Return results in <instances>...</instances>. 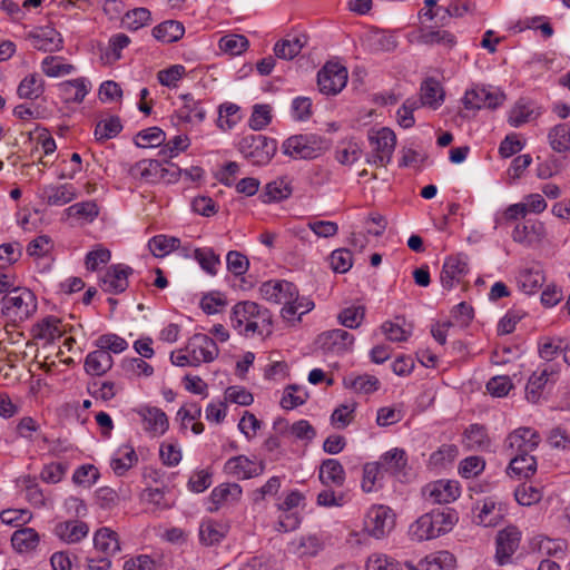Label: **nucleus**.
<instances>
[{"label": "nucleus", "instance_id": "nucleus-1", "mask_svg": "<svg viewBox=\"0 0 570 570\" xmlns=\"http://www.w3.org/2000/svg\"><path fill=\"white\" fill-rule=\"evenodd\" d=\"M1 315L7 325L13 327L30 318L37 312V297L27 287L18 286L11 293L2 296L0 301Z\"/></svg>", "mask_w": 570, "mask_h": 570}, {"label": "nucleus", "instance_id": "nucleus-2", "mask_svg": "<svg viewBox=\"0 0 570 570\" xmlns=\"http://www.w3.org/2000/svg\"><path fill=\"white\" fill-rule=\"evenodd\" d=\"M259 292L266 301L275 304H284L282 309L284 320H294V315L297 313L295 303L298 299L296 285L287 281H268L262 284Z\"/></svg>", "mask_w": 570, "mask_h": 570}, {"label": "nucleus", "instance_id": "nucleus-3", "mask_svg": "<svg viewBox=\"0 0 570 570\" xmlns=\"http://www.w3.org/2000/svg\"><path fill=\"white\" fill-rule=\"evenodd\" d=\"M330 147L328 140L316 134H299L287 138L282 146L283 153L295 159H314Z\"/></svg>", "mask_w": 570, "mask_h": 570}, {"label": "nucleus", "instance_id": "nucleus-4", "mask_svg": "<svg viewBox=\"0 0 570 570\" xmlns=\"http://www.w3.org/2000/svg\"><path fill=\"white\" fill-rule=\"evenodd\" d=\"M238 150L253 165L262 166L271 161L277 150V142L262 134H253L240 139Z\"/></svg>", "mask_w": 570, "mask_h": 570}, {"label": "nucleus", "instance_id": "nucleus-5", "mask_svg": "<svg viewBox=\"0 0 570 570\" xmlns=\"http://www.w3.org/2000/svg\"><path fill=\"white\" fill-rule=\"evenodd\" d=\"M368 141L373 151L366 156V163L386 166L391 161L396 146L394 131L387 127H382L377 131L368 134Z\"/></svg>", "mask_w": 570, "mask_h": 570}, {"label": "nucleus", "instance_id": "nucleus-6", "mask_svg": "<svg viewBox=\"0 0 570 570\" xmlns=\"http://www.w3.org/2000/svg\"><path fill=\"white\" fill-rule=\"evenodd\" d=\"M505 100V94L492 86H474L465 91L463 105L466 109H495Z\"/></svg>", "mask_w": 570, "mask_h": 570}, {"label": "nucleus", "instance_id": "nucleus-7", "mask_svg": "<svg viewBox=\"0 0 570 570\" xmlns=\"http://www.w3.org/2000/svg\"><path fill=\"white\" fill-rule=\"evenodd\" d=\"M347 69L338 62L328 61L317 73V85L324 95H337L347 82Z\"/></svg>", "mask_w": 570, "mask_h": 570}, {"label": "nucleus", "instance_id": "nucleus-8", "mask_svg": "<svg viewBox=\"0 0 570 570\" xmlns=\"http://www.w3.org/2000/svg\"><path fill=\"white\" fill-rule=\"evenodd\" d=\"M259 314V305L255 302L245 301L237 303L232 311L230 322L234 328H240L244 323H246L244 331L245 335L248 333H255L263 331L259 330V324L255 321L256 316Z\"/></svg>", "mask_w": 570, "mask_h": 570}, {"label": "nucleus", "instance_id": "nucleus-9", "mask_svg": "<svg viewBox=\"0 0 570 570\" xmlns=\"http://www.w3.org/2000/svg\"><path fill=\"white\" fill-rule=\"evenodd\" d=\"M185 351L191 355L193 366H198L202 362H212L218 355V347L215 341L200 333L189 338Z\"/></svg>", "mask_w": 570, "mask_h": 570}, {"label": "nucleus", "instance_id": "nucleus-10", "mask_svg": "<svg viewBox=\"0 0 570 570\" xmlns=\"http://www.w3.org/2000/svg\"><path fill=\"white\" fill-rule=\"evenodd\" d=\"M394 517L389 507H372L366 515L365 528L372 537L381 539L393 529Z\"/></svg>", "mask_w": 570, "mask_h": 570}, {"label": "nucleus", "instance_id": "nucleus-11", "mask_svg": "<svg viewBox=\"0 0 570 570\" xmlns=\"http://www.w3.org/2000/svg\"><path fill=\"white\" fill-rule=\"evenodd\" d=\"M521 532L515 527H507L498 532L495 538V561L499 566L511 562V557L518 550Z\"/></svg>", "mask_w": 570, "mask_h": 570}, {"label": "nucleus", "instance_id": "nucleus-12", "mask_svg": "<svg viewBox=\"0 0 570 570\" xmlns=\"http://www.w3.org/2000/svg\"><path fill=\"white\" fill-rule=\"evenodd\" d=\"M132 268L127 265L116 264L107 268L100 279V287L109 294H120L128 287V277L132 274Z\"/></svg>", "mask_w": 570, "mask_h": 570}, {"label": "nucleus", "instance_id": "nucleus-13", "mask_svg": "<svg viewBox=\"0 0 570 570\" xmlns=\"http://www.w3.org/2000/svg\"><path fill=\"white\" fill-rule=\"evenodd\" d=\"M27 39L35 49L43 52L59 51L63 42L61 35L49 26L33 29L28 33Z\"/></svg>", "mask_w": 570, "mask_h": 570}, {"label": "nucleus", "instance_id": "nucleus-14", "mask_svg": "<svg viewBox=\"0 0 570 570\" xmlns=\"http://www.w3.org/2000/svg\"><path fill=\"white\" fill-rule=\"evenodd\" d=\"M540 443V435L530 428H520L510 433L505 440L508 449L515 450V455L530 454Z\"/></svg>", "mask_w": 570, "mask_h": 570}, {"label": "nucleus", "instance_id": "nucleus-15", "mask_svg": "<svg viewBox=\"0 0 570 570\" xmlns=\"http://www.w3.org/2000/svg\"><path fill=\"white\" fill-rule=\"evenodd\" d=\"M469 272L466 256L458 254L449 256L442 266L441 271V283L446 289H451L454 283H460Z\"/></svg>", "mask_w": 570, "mask_h": 570}, {"label": "nucleus", "instance_id": "nucleus-16", "mask_svg": "<svg viewBox=\"0 0 570 570\" xmlns=\"http://www.w3.org/2000/svg\"><path fill=\"white\" fill-rule=\"evenodd\" d=\"M424 497L432 503L445 504L454 501L460 495L456 482L438 480L423 489Z\"/></svg>", "mask_w": 570, "mask_h": 570}, {"label": "nucleus", "instance_id": "nucleus-17", "mask_svg": "<svg viewBox=\"0 0 570 570\" xmlns=\"http://www.w3.org/2000/svg\"><path fill=\"white\" fill-rule=\"evenodd\" d=\"M354 343V336L345 330L336 328L318 335L317 344L324 352L342 353Z\"/></svg>", "mask_w": 570, "mask_h": 570}, {"label": "nucleus", "instance_id": "nucleus-18", "mask_svg": "<svg viewBox=\"0 0 570 570\" xmlns=\"http://www.w3.org/2000/svg\"><path fill=\"white\" fill-rule=\"evenodd\" d=\"M264 470L263 463L256 464L245 455L230 458L225 464V471L238 479H250Z\"/></svg>", "mask_w": 570, "mask_h": 570}, {"label": "nucleus", "instance_id": "nucleus-19", "mask_svg": "<svg viewBox=\"0 0 570 570\" xmlns=\"http://www.w3.org/2000/svg\"><path fill=\"white\" fill-rule=\"evenodd\" d=\"M455 557L449 551H438L425 557L417 567L409 564V570H453Z\"/></svg>", "mask_w": 570, "mask_h": 570}, {"label": "nucleus", "instance_id": "nucleus-20", "mask_svg": "<svg viewBox=\"0 0 570 570\" xmlns=\"http://www.w3.org/2000/svg\"><path fill=\"white\" fill-rule=\"evenodd\" d=\"M365 43L371 51L390 52L397 47V38L392 32L373 29L366 33Z\"/></svg>", "mask_w": 570, "mask_h": 570}, {"label": "nucleus", "instance_id": "nucleus-21", "mask_svg": "<svg viewBox=\"0 0 570 570\" xmlns=\"http://www.w3.org/2000/svg\"><path fill=\"white\" fill-rule=\"evenodd\" d=\"M112 363V356L106 350L98 347L86 356L85 370L90 375L101 376L111 368Z\"/></svg>", "mask_w": 570, "mask_h": 570}, {"label": "nucleus", "instance_id": "nucleus-22", "mask_svg": "<svg viewBox=\"0 0 570 570\" xmlns=\"http://www.w3.org/2000/svg\"><path fill=\"white\" fill-rule=\"evenodd\" d=\"M42 197L50 206H62L76 198V188L71 184L49 185L43 188Z\"/></svg>", "mask_w": 570, "mask_h": 570}, {"label": "nucleus", "instance_id": "nucleus-23", "mask_svg": "<svg viewBox=\"0 0 570 570\" xmlns=\"http://www.w3.org/2000/svg\"><path fill=\"white\" fill-rule=\"evenodd\" d=\"M463 443L465 448L471 451L488 450L491 445V440L488 435L487 428L478 423L471 424L464 431Z\"/></svg>", "mask_w": 570, "mask_h": 570}, {"label": "nucleus", "instance_id": "nucleus-24", "mask_svg": "<svg viewBox=\"0 0 570 570\" xmlns=\"http://www.w3.org/2000/svg\"><path fill=\"white\" fill-rule=\"evenodd\" d=\"M292 191L291 181L286 177H282L268 183L259 198L264 204L277 203L288 198Z\"/></svg>", "mask_w": 570, "mask_h": 570}, {"label": "nucleus", "instance_id": "nucleus-25", "mask_svg": "<svg viewBox=\"0 0 570 570\" xmlns=\"http://www.w3.org/2000/svg\"><path fill=\"white\" fill-rule=\"evenodd\" d=\"M242 488L237 483H223L210 493V501L215 504L210 512L217 511L222 504L237 502L242 497Z\"/></svg>", "mask_w": 570, "mask_h": 570}, {"label": "nucleus", "instance_id": "nucleus-26", "mask_svg": "<svg viewBox=\"0 0 570 570\" xmlns=\"http://www.w3.org/2000/svg\"><path fill=\"white\" fill-rule=\"evenodd\" d=\"M89 528L82 521H65L55 527V534L68 543L79 542L88 534Z\"/></svg>", "mask_w": 570, "mask_h": 570}, {"label": "nucleus", "instance_id": "nucleus-27", "mask_svg": "<svg viewBox=\"0 0 570 570\" xmlns=\"http://www.w3.org/2000/svg\"><path fill=\"white\" fill-rule=\"evenodd\" d=\"M163 171L164 165L160 159H142L131 166L129 170L131 176L151 183L159 180L160 173Z\"/></svg>", "mask_w": 570, "mask_h": 570}, {"label": "nucleus", "instance_id": "nucleus-28", "mask_svg": "<svg viewBox=\"0 0 570 570\" xmlns=\"http://www.w3.org/2000/svg\"><path fill=\"white\" fill-rule=\"evenodd\" d=\"M144 422L145 430L154 434H164L169 426L166 413L158 407H146L139 412Z\"/></svg>", "mask_w": 570, "mask_h": 570}, {"label": "nucleus", "instance_id": "nucleus-29", "mask_svg": "<svg viewBox=\"0 0 570 570\" xmlns=\"http://www.w3.org/2000/svg\"><path fill=\"white\" fill-rule=\"evenodd\" d=\"M318 478L324 485L331 482L336 487H342L345 482V471L340 461L326 459L320 466Z\"/></svg>", "mask_w": 570, "mask_h": 570}, {"label": "nucleus", "instance_id": "nucleus-30", "mask_svg": "<svg viewBox=\"0 0 570 570\" xmlns=\"http://www.w3.org/2000/svg\"><path fill=\"white\" fill-rule=\"evenodd\" d=\"M185 35V27L177 20H166L153 29V36L161 42L173 43Z\"/></svg>", "mask_w": 570, "mask_h": 570}, {"label": "nucleus", "instance_id": "nucleus-31", "mask_svg": "<svg viewBox=\"0 0 570 570\" xmlns=\"http://www.w3.org/2000/svg\"><path fill=\"white\" fill-rule=\"evenodd\" d=\"M40 537L32 528H21L16 530L11 537V544L18 552H29L39 544Z\"/></svg>", "mask_w": 570, "mask_h": 570}, {"label": "nucleus", "instance_id": "nucleus-32", "mask_svg": "<svg viewBox=\"0 0 570 570\" xmlns=\"http://www.w3.org/2000/svg\"><path fill=\"white\" fill-rule=\"evenodd\" d=\"M420 91L423 105L433 109H436L444 100L442 87L434 78L425 79L421 85Z\"/></svg>", "mask_w": 570, "mask_h": 570}, {"label": "nucleus", "instance_id": "nucleus-33", "mask_svg": "<svg viewBox=\"0 0 570 570\" xmlns=\"http://www.w3.org/2000/svg\"><path fill=\"white\" fill-rule=\"evenodd\" d=\"M433 521V530L438 531V537L449 532L458 521V514L450 508H438L429 512Z\"/></svg>", "mask_w": 570, "mask_h": 570}, {"label": "nucleus", "instance_id": "nucleus-34", "mask_svg": "<svg viewBox=\"0 0 570 570\" xmlns=\"http://www.w3.org/2000/svg\"><path fill=\"white\" fill-rule=\"evenodd\" d=\"M542 233L543 227L540 223L527 220L514 227L512 238L517 243L530 245L532 242L538 239Z\"/></svg>", "mask_w": 570, "mask_h": 570}, {"label": "nucleus", "instance_id": "nucleus-35", "mask_svg": "<svg viewBox=\"0 0 570 570\" xmlns=\"http://www.w3.org/2000/svg\"><path fill=\"white\" fill-rule=\"evenodd\" d=\"M94 546L107 556L120 550L117 533L108 528H101L95 533Z\"/></svg>", "mask_w": 570, "mask_h": 570}, {"label": "nucleus", "instance_id": "nucleus-36", "mask_svg": "<svg viewBox=\"0 0 570 570\" xmlns=\"http://www.w3.org/2000/svg\"><path fill=\"white\" fill-rule=\"evenodd\" d=\"M45 91V81L37 75L32 73L24 77L18 86L17 94L22 99H37Z\"/></svg>", "mask_w": 570, "mask_h": 570}, {"label": "nucleus", "instance_id": "nucleus-37", "mask_svg": "<svg viewBox=\"0 0 570 570\" xmlns=\"http://www.w3.org/2000/svg\"><path fill=\"white\" fill-rule=\"evenodd\" d=\"M543 271L539 267H531L523 271L519 276V285L525 294L535 293L544 283Z\"/></svg>", "mask_w": 570, "mask_h": 570}, {"label": "nucleus", "instance_id": "nucleus-38", "mask_svg": "<svg viewBox=\"0 0 570 570\" xmlns=\"http://www.w3.org/2000/svg\"><path fill=\"white\" fill-rule=\"evenodd\" d=\"M382 468L393 475H400L406 465V454L404 450L392 449L381 459Z\"/></svg>", "mask_w": 570, "mask_h": 570}, {"label": "nucleus", "instance_id": "nucleus-39", "mask_svg": "<svg viewBox=\"0 0 570 570\" xmlns=\"http://www.w3.org/2000/svg\"><path fill=\"white\" fill-rule=\"evenodd\" d=\"M185 104L177 111V117L180 121L190 122L194 119L197 121H203L206 116L205 109L196 101L193 96L185 95L184 97Z\"/></svg>", "mask_w": 570, "mask_h": 570}, {"label": "nucleus", "instance_id": "nucleus-40", "mask_svg": "<svg viewBox=\"0 0 570 570\" xmlns=\"http://www.w3.org/2000/svg\"><path fill=\"white\" fill-rule=\"evenodd\" d=\"M122 129L120 118L110 116L97 122L95 127V137L98 141H105L116 137Z\"/></svg>", "mask_w": 570, "mask_h": 570}, {"label": "nucleus", "instance_id": "nucleus-41", "mask_svg": "<svg viewBox=\"0 0 570 570\" xmlns=\"http://www.w3.org/2000/svg\"><path fill=\"white\" fill-rule=\"evenodd\" d=\"M509 470L519 478H529L537 470V460L530 454L514 455L510 461Z\"/></svg>", "mask_w": 570, "mask_h": 570}, {"label": "nucleus", "instance_id": "nucleus-42", "mask_svg": "<svg viewBox=\"0 0 570 570\" xmlns=\"http://www.w3.org/2000/svg\"><path fill=\"white\" fill-rule=\"evenodd\" d=\"M410 534L417 541L438 538V531L433 530V521L429 513L420 517L410 528Z\"/></svg>", "mask_w": 570, "mask_h": 570}, {"label": "nucleus", "instance_id": "nucleus-43", "mask_svg": "<svg viewBox=\"0 0 570 570\" xmlns=\"http://www.w3.org/2000/svg\"><path fill=\"white\" fill-rule=\"evenodd\" d=\"M150 19L151 13L147 8H135L125 13L121 22L126 29L136 31L148 24Z\"/></svg>", "mask_w": 570, "mask_h": 570}, {"label": "nucleus", "instance_id": "nucleus-44", "mask_svg": "<svg viewBox=\"0 0 570 570\" xmlns=\"http://www.w3.org/2000/svg\"><path fill=\"white\" fill-rule=\"evenodd\" d=\"M503 518L502 509L497 508L495 503L487 499L476 517L478 524L484 527H495Z\"/></svg>", "mask_w": 570, "mask_h": 570}, {"label": "nucleus", "instance_id": "nucleus-45", "mask_svg": "<svg viewBox=\"0 0 570 570\" xmlns=\"http://www.w3.org/2000/svg\"><path fill=\"white\" fill-rule=\"evenodd\" d=\"M249 41L243 35H226L219 40V48L232 56H237L247 50Z\"/></svg>", "mask_w": 570, "mask_h": 570}, {"label": "nucleus", "instance_id": "nucleus-46", "mask_svg": "<svg viewBox=\"0 0 570 570\" xmlns=\"http://www.w3.org/2000/svg\"><path fill=\"white\" fill-rule=\"evenodd\" d=\"M166 139V134L158 127H150L144 130H140L137 136L135 144L137 147L146 148V147H158Z\"/></svg>", "mask_w": 570, "mask_h": 570}, {"label": "nucleus", "instance_id": "nucleus-47", "mask_svg": "<svg viewBox=\"0 0 570 570\" xmlns=\"http://www.w3.org/2000/svg\"><path fill=\"white\" fill-rule=\"evenodd\" d=\"M180 246V239L177 237H167L165 235L154 236L148 242V247L155 256H164Z\"/></svg>", "mask_w": 570, "mask_h": 570}, {"label": "nucleus", "instance_id": "nucleus-48", "mask_svg": "<svg viewBox=\"0 0 570 570\" xmlns=\"http://www.w3.org/2000/svg\"><path fill=\"white\" fill-rule=\"evenodd\" d=\"M66 213L69 217L92 222L98 216L99 209L94 200H87L71 205Z\"/></svg>", "mask_w": 570, "mask_h": 570}, {"label": "nucleus", "instance_id": "nucleus-49", "mask_svg": "<svg viewBox=\"0 0 570 570\" xmlns=\"http://www.w3.org/2000/svg\"><path fill=\"white\" fill-rule=\"evenodd\" d=\"M194 258L206 273L216 275V266L220 264V259L213 248L204 247L194 249Z\"/></svg>", "mask_w": 570, "mask_h": 570}, {"label": "nucleus", "instance_id": "nucleus-50", "mask_svg": "<svg viewBox=\"0 0 570 570\" xmlns=\"http://www.w3.org/2000/svg\"><path fill=\"white\" fill-rule=\"evenodd\" d=\"M61 321L56 316H47L41 322L37 323L36 328L38 333L37 338H47L49 342H53L57 337L62 336V332L59 328Z\"/></svg>", "mask_w": 570, "mask_h": 570}, {"label": "nucleus", "instance_id": "nucleus-51", "mask_svg": "<svg viewBox=\"0 0 570 570\" xmlns=\"http://www.w3.org/2000/svg\"><path fill=\"white\" fill-rule=\"evenodd\" d=\"M419 41L423 45H442L452 48L455 45V37L446 30H428L420 35Z\"/></svg>", "mask_w": 570, "mask_h": 570}, {"label": "nucleus", "instance_id": "nucleus-52", "mask_svg": "<svg viewBox=\"0 0 570 570\" xmlns=\"http://www.w3.org/2000/svg\"><path fill=\"white\" fill-rule=\"evenodd\" d=\"M532 114L531 102L525 99H519L510 110L508 121L513 127H520L530 120Z\"/></svg>", "mask_w": 570, "mask_h": 570}, {"label": "nucleus", "instance_id": "nucleus-53", "mask_svg": "<svg viewBox=\"0 0 570 570\" xmlns=\"http://www.w3.org/2000/svg\"><path fill=\"white\" fill-rule=\"evenodd\" d=\"M353 255L350 249L338 248L330 255V264L335 273H346L351 269Z\"/></svg>", "mask_w": 570, "mask_h": 570}, {"label": "nucleus", "instance_id": "nucleus-54", "mask_svg": "<svg viewBox=\"0 0 570 570\" xmlns=\"http://www.w3.org/2000/svg\"><path fill=\"white\" fill-rule=\"evenodd\" d=\"M96 346L106 350L109 354L110 352L118 354L128 347V343L117 334L110 333L99 336L96 341Z\"/></svg>", "mask_w": 570, "mask_h": 570}, {"label": "nucleus", "instance_id": "nucleus-55", "mask_svg": "<svg viewBox=\"0 0 570 570\" xmlns=\"http://www.w3.org/2000/svg\"><path fill=\"white\" fill-rule=\"evenodd\" d=\"M365 315V308L363 306H351L344 308L338 314L340 323L348 328H357Z\"/></svg>", "mask_w": 570, "mask_h": 570}, {"label": "nucleus", "instance_id": "nucleus-56", "mask_svg": "<svg viewBox=\"0 0 570 570\" xmlns=\"http://www.w3.org/2000/svg\"><path fill=\"white\" fill-rule=\"evenodd\" d=\"M272 108L269 105H255L249 118V127L254 130H262L272 120Z\"/></svg>", "mask_w": 570, "mask_h": 570}, {"label": "nucleus", "instance_id": "nucleus-57", "mask_svg": "<svg viewBox=\"0 0 570 570\" xmlns=\"http://www.w3.org/2000/svg\"><path fill=\"white\" fill-rule=\"evenodd\" d=\"M362 149L354 141H348L345 146L338 147L335 151L336 160L342 165H352L360 159Z\"/></svg>", "mask_w": 570, "mask_h": 570}, {"label": "nucleus", "instance_id": "nucleus-58", "mask_svg": "<svg viewBox=\"0 0 570 570\" xmlns=\"http://www.w3.org/2000/svg\"><path fill=\"white\" fill-rule=\"evenodd\" d=\"M306 399L307 393L301 392L297 385H289L281 400V406L285 410H292L304 404Z\"/></svg>", "mask_w": 570, "mask_h": 570}, {"label": "nucleus", "instance_id": "nucleus-59", "mask_svg": "<svg viewBox=\"0 0 570 570\" xmlns=\"http://www.w3.org/2000/svg\"><path fill=\"white\" fill-rule=\"evenodd\" d=\"M61 59L57 56H48L42 60L41 68L42 71L48 77H58L60 75L70 73L75 67L68 63H55L57 60Z\"/></svg>", "mask_w": 570, "mask_h": 570}, {"label": "nucleus", "instance_id": "nucleus-60", "mask_svg": "<svg viewBox=\"0 0 570 570\" xmlns=\"http://www.w3.org/2000/svg\"><path fill=\"white\" fill-rule=\"evenodd\" d=\"M224 538L223 531L219 530L218 524L207 521L202 523L199 529V539L205 546H213L218 543Z\"/></svg>", "mask_w": 570, "mask_h": 570}, {"label": "nucleus", "instance_id": "nucleus-61", "mask_svg": "<svg viewBox=\"0 0 570 570\" xmlns=\"http://www.w3.org/2000/svg\"><path fill=\"white\" fill-rule=\"evenodd\" d=\"M186 69L183 65H174L167 69L158 71V81L166 87H176L178 80L185 75Z\"/></svg>", "mask_w": 570, "mask_h": 570}, {"label": "nucleus", "instance_id": "nucleus-62", "mask_svg": "<svg viewBox=\"0 0 570 570\" xmlns=\"http://www.w3.org/2000/svg\"><path fill=\"white\" fill-rule=\"evenodd\" d=\"M226 261L228 271L235 276L244 275L249 266L247 257L237 250L228 252Z\"/></svg>", "mask_w": 570, "mask_h": 570}, {"label": "nucleus", "instance_id": "nucleus-63", "mask_svg": "<svg viewBox=\"0 0 570 570\" xmlns=\"http://www.w3.org/2000/svg\"><path fill=\"white\" fill-rule=\"evenodd\" d=\"M239 107L234 104H226L219 108L218 126L223 129H230L239 120Z\"/></svg>", "mask_w": 570, "mask_h": 570}, {"label": "nucleus", "instance_id": "nucleus-64", "mask_svg": "<svg viewBox=\"0 0 570 570\" xmlns=\"http://www.w3.org/2000/svg\"><path fill=\"white\" fill-rule=\"evenodd\" d=\"M99 478V471L98 469L92 464H85L79 466L73 475L72 481L76 484H87L90 487L91 484L96 483V481Z\"/></svg>", "mask_w": 570, "mask_h": 570}]
</instances>
